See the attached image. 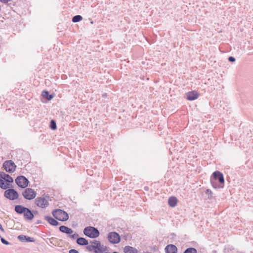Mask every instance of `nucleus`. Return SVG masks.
Here are the masks:
<instances>
[{
	"label": "nucleus",
	"instance_id": "nucleus-16",
	"mask_svg": "<svg viewBox=\"0 0 253 253\" xmlns=\"http://www.w3.org/2000/svg\"><path fill=\"white\" fill-rule=\"evenodd\" d=\"M23 214L24 217L28 220H32L34 218L33 213H32L31 211L28 208H27V209L25 210V212H24Z\"/></svg>",
	"mask_w": 253,
	"mask_h": 253
},
{
	"label": "nucleus",
	"instance_id": "nucleus-12",
	"mask_svg": "<svg viewBox=\"0 0 253 253\" xmlns=\"http://www.w3.org/2000/svg\"><path fill=\"white\" fill-rule=\"evenodd\" d=\"M166 253H176L177 249L174 245H169L165 248Z\"/></svg>",
	"mask_w": 253,
	"mask_h": 253
},
{
	"label": "nucleus",
	"instance_id": "nucleus-4",
	"mask_svg": "<svg viewBox=\"0 0 253 253\" xmlns=\"http://www.w3.org/2000/svg\"><path fill=\"white\" fill-rule=\"evenodd\" d=\"M15 181L17 185L21 188L27 187L29 183L28 179L22 175L17 176Z\"/></svg>",
	"mask_w": 253,
	"mask_h": 253
},
{
	"label": "nucleus",
	"instance_id": "nucleus-34",
	"mask_svg": "<svg viewBox=\"0 0 253 253\" xmlns=\"http://www.w3.org/2000/svg\"><path fill=\"white\" fill-rule=\"evenodd\" d=\"M69 253H79V252L75 249H71L69 251Z\"/></svg>",
	"mask_w": 253,
	"mask_h": 253
},
{
	"label": "nucleus",
	"instance_id": "nucleus-27",
	"mask_svg": "<svg viewBox=\"0 0 253 253\" xmlns=\"http://www.w3.org/2000/svg\"><path fill=\"white\" fill-rule=\"evenodd\" d=\"M27 236L24 235H20L18 236V239L21 242H26Z\"/></svg>",
	"mask_w": 253,
	"mask_h": 253
},
{
	"label": "nucleus",
	"instance_id": "nucleus-26",
	"mask_svg": "<svg viewBox=\"0 0 253 253\" xmlns=\"http://www.w3.org/2000/svg\"><path fill=\"white\" fill-rule=\"evenodd\" d=\"M50 127L51 129H52L53 130H54L56 128V124L55 121L52 120L50 121Z\"/></svg>",
	"mask_w": 253,
	"mask_h": 253
},
{
	"label": "nucleus",
	"instance_id": "nucleus-28",
	"mask_svg": "<svg viewBox=\"0 0 253 253\" xmlns=\"http://www.w3.org/2000/svg\"><path fill=\"white\" fill-rule=\"evenodd\" d=\"M86 248V249L90 252H92L93 250H95V248L93 245L87 246Z\"/></svg>",
	"mask_w": 253,
	"mask_h": 253
},
{
	"label": "nucleus",
	"instance_id": "nucleus-21",
	"mask_svg": "<svg viewBox=\"0 0 253 253\" xmlns=\"http://www.w3.org/2000/svg\"><path fill=\"white\" fill-rule=\"evenodd\" d=\"M77 243L78 244L82 246L87 245L88 244L87 240L82 237L78 238L77 239Z\"/></svg>",
	"mask_w": 253,
	"mask_h": 253
},
{
	"label": "nucleus",
	"instance_id": "nucleus-24",
	"mask_svg": "<svg viewBox=\"0 0 253 253\" xmlns=\"http://www.w3.org/2000/svg\"><path fill=\"white\" fill-rule=\"evenodd\" d=\"M183 253H197V250L194 248H187Z\"/></svg>",
	"mask_w": 253,
	"mask_h": 253
},
{
	"label": "nucleus",
	"instance_id": "nucleus-14",
	"mask_svg": "<svg viewBox=\"0 0 253 253\" xmlns=\"http://www.w3.org/2000/svg\"><path fill=\"white\" fill-rule=\"evenodd\" d=\"M59 230L63 233L68 234H71L73 233V230L72 229L64 225H62L59 227Z\"/></svg>",
	"mask_w": 253,
	"mask_h": 253
},
{
	"label": "nucleus",
	"instance_id": "nucleus-9",
	"mask_svg": "<svg viewBox=\"0 0 253 253\" xmlns=\"http://www.w3.org/2000/svg\"><path fill=\"white\" fill-rule=\"evenodd\" d=\"M212 175L213 180H218L220 183L223 185L224 182V178L222 173L219 171H216L213 173Z\"/></svg>",
	"mask_w": 253,
	"mask_h": 253
},
{
	"label": "nucleus",
	"instance_id": "nucleus-1",
	"mask_svg": "<svg viewBox=\"0 0 253 253\" xmlns=\"http://www.w3.org/2000/svg\"><path fill=\"white\" fill-rule=\"evenodd\" d=\"M52 213L54 218L59 221H65L69 219L68 214L60 209L53 210Z\"/></svg>",
	"mask_w": 253,
	"mask_h": 253
},
{
	"label": "nucleus",
	"instance_id": "nucleus-2",
	"mask_svg": "<svg viewBox=\"0 0 253 253\" xmlns=\"http://www.w3.org/2000/svg\"><path fill=\"white\" fill-rule=\"evenodd\" d=\"M84 234L91 238H96L99 236V232L98 230L92 226H88L84 229Z\"/></svg>",
	"mask_w": 253,
	"mask_h": 253
},
{
	"label": "nucleus",
	"instance_id": "nucleus-8",
	"mask_svg": "<svg viewBox=\"0 0 253 253\" xmlns=\"http://www.w3.org/2000/svg\"><path fill=\"white\" fill-rule=\"evenodd\" d=\"M108 239L111 243L116 244L120 242V236L117 232H111L108 235Z\"/></svg>",
	"mask_w": 253,
	"mask_h": 253
},
{
	"label": "nucleus",
	"instance_id": "nucleus-5",
	"mask_svg": "<svg viewBox=\"0 0 253 253\" xmlns=\"http://www.w3.org/2000/svg\"><path fill=\"white\" fill-rule=\"evenodd\" d=\"M24 198L27 200L34 199L37 196V192L33 189L28 188L26 189L22 193Z\"/></svg>",
	"mask_w": 253,
	"mask_h": 253
},
{
	"label": "nucleus",
	"instance_id": "nucleus-23",
	"mask_svg": "<svg viewBox=\"0 0 253 253\" xmlns=\"http://www.w3.org/2000/svg\"><path fill=\"white\" fill-rule=\"evenodd\" d=\"M83 19V17L79 15L74 16L72 18V21L74 23L78 22Z\"/></svg>",
	"mask_w": 253,
	"mask_h": 253
},
{
	"label": "nucleus",
	"instance_id": "nucleus-3",
	"mask_svg": "<svg viewBox=\"0 0 253 253\" xmlns=\"http://www.w3.org/2000/svg\"><path fill=\"white\" fill-rule=\"evenodd\" d=\"M4 196L10 200H14L19 197L18 192L13 189H7L4 191Z\"/></svg>",
	"mask_w": 253,
	"mask_h": 253
},
{
	"label": "nucleus",
	"instance_id": "nucleus-18",
	"mask_svg": "<svg viewBox=\"0 0 253 253\" xmlns=\"http://www.w3.org/2000/svg\"><path fill=\"white\" fill-rule=\"evenodd\" d=\"M126 253H138L137 250L130 246H126L124 249Z\"/></svg>",
	"mask_w": 253,
	"mask_h": 253
},
{
	"label": "nucleus",
	"instance_id": "nucleus-19",
	"mask_svg": "<svg viewBox=\"0 0 253 253\" xmlns=\"http://www.w3.org/2000/svg\"><path fill=\"white\" fill-rule=\"evenodd\" d=\"M26 209L27 208H25L21 205H16L15 207V211L19 214L24 213Z\"/></svg>",
	"mask_w": 253,
	"mask_h": 253
},
{
	"label": "nucleus",
	"instance_id": "nucleus-6",
	"mask_svg": "<svg viewBox=\"0 0 253 253\" xmlns=\"http://www.w3.org/2000/svg\"><path fill=\"white\" fill-rule=\"evenodd\" d=\"M4 169L6 172L11 173L15 170L16 165L11 160L6 161L3 164Z\"/></svg>",
	"mask_w": 253,
	"mask_h": 253
},
{
	"label": "nucleus",
	"instance_id": "nucleus-7",
	"mask_svg": "<svg viewBox=\"0 0 253 253\" xmlns=\"http://www.w3.org/2000/svg\"><path fill=\"white\" fill-rule=\"evenodd\" d=\"M36 205L41 208H46L49 205L48 200L44 197H38L36 198L35 200Z\"/></svg>",
	"mask_w": 253,
	"mask_h": 253
},
{
	"label": "nucleus",
	"instance_id": "nucleus-25",
	"mask_svg": "<svg viewBox=\"0 0 253 253\" xmlns=\"http://www.w3.org/2000/svg\"><path fill=\"white\" fill-rule=\"evenodd\" d=\"M211 184H212V186L214 188H223V185H221V186L217 185L216 184L215 181H214V180L212 179H211Z\"/></svg>",
	"mask_w": 253,
	"mask_h": 253
},
{
	"label": "nucleus",
	"instance_id": "nucleus-30",
	"mask_svg": "<svg viewBox=\"0 0 253 253\" xmlns=\"http://www.w3.org/2000/svg\"><path fill=\"white\" fill-rule=\"evenodd\" d=\"M68 237L73 239H75V238H76L77 237H78V234L75 233V234H74L72 235H68Z\"/></svg>",
	"mask_w": 253,
	"mask_h": 253
},
{
	"label": "nucleus",
	"instance_id": "nucleus-10",
	"mask_svg": "<svg viewBox=\"0 0 253 253\" xmlns=\"http://www.w3.org/2000/svg\"><path fill=\"white\" fill-rule=\"evenodd\" d=\"M90 243L95 248V250L94 251V253H101L102 252V250L101 249V243L99 241L94 240L90 242Z\"/></svg>",
	"mask_w": 253,
	"mask_h": 253
},
{
	"label": "nucleus",
	"instance_id": "nucleus-33",
	"mask_svg": "<svg viewBox=\"0 0 253 253\" xmlns=\"http://www.w3.org/2000/svg\"><path fill=\"white\" fill-rule=\"evenodd\" d=\"M228 60L230 62H233L235 61V58L233 56H230L228 58Z\"/></svg>",
	"mask_w": 253,
	"mask_h": 253
},
{
	"label": "nucleus",
	"instance_id": "nucleus-20",
	"mask_svg": "<svg viewBox=\"0 0 253 253\" xmlns=\"http://www.w3.org/2000/svg\"><path fill=\"white\" fill-rule=\"evenodd\" d=\"M42 95L43 97L47 99L48 100H50L54 96V94H49L48 91L44 90L42 92Z\"/></svg>",
	"mask_w": 253,
	"mask_h": 253
},
{
	"label": "nucleus",
	"instance_id": "nucleus-11",
	"mask_svg": "<svg viewBox=\"0 0 253 253\" xmlns=\"http://www.w3.org/2000/svg\"><path fill=\"white\" fill-rule=\"evenodd\" d=\"M199 96L198 93L196 91L189 92L186 94V97L188 100H194L197 99Z\"/></svg>",
	"mask_w": 253,
	"mask_h": 253
},
{
	"label": "nucleus",
	"instance_id": "nucleus-31",
	"mask_svg": "<svg viewBox=\"0 0 253 253\" xmlns=\"http://www.w3.org/2000/svg\"><path fill=\"white\" fill-rule=\"evenodd\" d=\"M34 241V239L33 238H31L29 237H27L26 239V242H32Z\"/></svg>",
	"mask_w": 253,
	"mask_h": 253
},
{
	"label": "nucleus",
	"instance_id": "nucleus-22",
	"mask_svg": "<svg viewBox=\"0 0 253 253\" xmlns=\"http://www.w3.org/2000/svg\"><path fill=\"white\" fill-rule=\"evenodd\" d=\"M9 184L5 183L4 181L2 179H0V187L2 189H6L9 187Z\"/></svg>",
	"mask_w": 253,
	"mask_h": 253
},
{
	"label": "nucleus",
	"instance_id": "nucleus-17",
	"mask_svg": "<svg viewBox=\"0 0 253 253\" xmlns=\"http://www.w3.org/2000/svg\"><path fill=\"white\" fill-rule=\"evenodd\" d=\"M177 200L175 197H170L168 200V204L171 207H174L176 206Z\"/></svg>",
	"mask_w": 253,
	"mask_h": 253
},
{
	"label": "nucleus",
	"instance_id": "nucleus-15",
	"mask_svg": "<svg viewBox=\"0 0 253 253\" xmlns=\"http://www.w3.org/2000/svg\"><path fill=\"white\" fill-rule=\"evenodd\" d=\"M44 218L49 223L52 225L57 226L59 224L58 222L56 220L50 216H45Z\"/></svg>",
	"mask_w": 253,
	"mask_h": 253
},
{
	"label": "nucleus",
	"instance_id": "nucleus-32",
	"mask_svg": "<svg viewBox=\"0 0 253 253\" xmlns=\"http://www.w3.org/2000/svg\"><path fill=\"white\" fill-rule=\"evenodd\" d=\"M206 193H209L208 198L209 199H211L212 197V192L211 191V190L207 189L206 191Z\"/></svg>",
	"mask_w": 253,
	"mask_h": 253
},
{
	"label": "nucleus",
	"instance_id": "nucleus-29",
	"mask_svg": "<svg viewBox=\"0 0 253 253\" xmlns=\"http://www.w3.org/2000/svg\"><path fill=\"white\" fill-rule=\"evenodd\" d=\"M1 242L4 245H8L9 244V243L5 240L3 238H0Z\"/></svg>",
	"mask_w": 253,
	"mask_h": 253
},
{
	"label": "nucleus",
	"instance_id": "nucleus-13",
	"mask_svg": "<svg viewBox=\"0 0 253 253\" xmlns=\"http://www.w3.org/2000/svg\"><path fill=\"white\" fill-rule=\"evenodd\" d=\"M0 177L5 180L7 182L12 183L13 182L12 177L4 172H1L0 173Z\"/></svg>",
	"mask_w": 253,
	"mask_h": 253
},
{
	"label": "nucleus",
	"instance_id": "nucleus-35",
	"mask_svg": "<svg viewBox=\"0 0 253 253\" xmlns=\"http://www.w3.org/2000/svg\"><path fill=\"white\" fill-rule=\"evenodd\" d=\"M12 0H0V1L4 3H7L8 2L11 1Z\"/></svg>",
	"mask_w": 253,
	"mask_h": 253
}]
</instances>
